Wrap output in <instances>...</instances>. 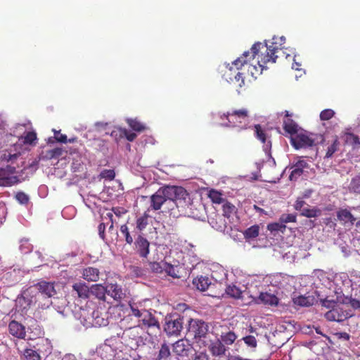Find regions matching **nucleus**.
Returning a JSON list of instances; mask_svg holds the SVG:
<instances>
[{"label":"nucleus","mask_w":360,"mask_h":360,"mask_svg":"<svg viewBox=\"0 0 360 360\" xmlns=\"http://www.w3.org/2000/svg\"><path fill=\"white\" fill-rule=\"evenodd\" d=\"M285 41L284 37H274L270 44L267 41H265L264 44L261 42L255 43L250 51H245L240 57L233 61V64L238 70L240 69L257 55L258 64L263 68L269 63H276L278 58L277 53L283 49V45Z\"/></svg>","instance_id":"nucleus-1"},{"label":"nucleus","mask_w":360,"mask_h":360,"mask_svg":"<svg viewBox=\"0 0 360 360\" xmlns=\"http://www.w3.org/2000/svg\"><path fill=\"white\" fill-rule=\"evenodd\" d=\"M27 292L32 294L30 303L42 309L49 308L52 304L51 298L56 294L54 283L41 281L30 287Z\"/></svg>","instance_id":"nucleus-2"},{"label":"nucleus","mask_w":360,"mask_h":360,"mask_svg":"<svg viewBox=\"0 0 360 360\" xmlns=\"http://www.w3.org/2000/svg\"><path fill=\"white\" fill-rule=\"evenodd\" d=\"M250 112L246 108L233 109L220 115L221 124L227 127L246 129L249 122Z\"/></svg>","instance_id":"nucleus-3"},{"label":"nucleus","mask_w":360,"mask_h":360,"mask_svg":"<svg viewBox=\"0 0 360 360\" xmlns=\"http://www.w3.org/2000/svg\"><path fill=\"white\" fill-rule=\"evenodd\" d=\"M131 314L137 318L138 326L144 327L158 326L159 323L155 317L148 310L136 303L129 304Z\"/></svg>","instance_id":"nucleus-4"},{"label":"nucleus","mask_w":360,"mask_h":360,"mask_svg":"<svg viewBox=\"0 0 360 360\" xmlns=\"http://www.w3.org/2000/svg\"><path fill=\"white\" fill-rule=\"evenodd\" d=\"M319 137L321 141L323 140L322 136L309 133L302 129L297 134L291 137L290 143L296 150L307 148L315 146Z\"/></svg>","instance_id":"nucleus-5"},{"label":"nucleus","mask_w":360,"mask_h":360,"mask_svg":"<svg viewBox=\"0 0 360 360\" xmlns=\"http://www.w3.org/2000/svg\"><path fill=\"white\" fill-rule=\"evenodd\" d=\"M35 349L26 348L23 351L18 352L20 354L22 360H41L40 353H47L50 352V344L47 339H40L34 347Z\"/></svg>","instance_id":"nucleus-6"},{"label":"nucleus","mask_w":360,"mask_h":360,"mask_svg":"<svg viewBox=\"0 0 360 360\" xmlns=\"http://www.w3.org/2000/svg\"><path fill=\"white\" fill-rule=\"evenodd\" d=\"M184 316L178 314L173 313L166 316V322L164 330L168 335L177 336L180 335L183 329Z\"/></svg>","instance_id":"nucleus-7"},{"label":"nucleus","mask_w":360,"mask_h":360,"mask_svg":"<svg viewBox=\"0 0 360 360\" xmlns=\"http://www.w3.org/2000/svg\"><path fill=\"white\" fill-rule=\"evenodd\" d=\"M16 173V168L14 166L6 165L5 167H0V186L11 187L20 182Z\"/></svg>","instance_id":"nucleus-8"},{"label":"nucleus","mask_w":360,"mask_h":360,"mask_svg":"<svg viewBox=\"0 0 360 360\" xmlns=\"http://www.w3.org/2000/svg\"><path fill=\"white\" fill-rule=\"evenodd\" d=\"M188 321V333L193 336L195 339H199V342L202 341L205 342L204 340L202 338H205L206 335L208 331L207 325L202 321L199 319H191Z\"/></svg>","instance_id":"nucleus-9"},{"label":"nucleus","mask_w":360,"mask_h":360,"mask_svg":"<svg viewBox=\"0 0 360 360\" xmlns=\"http://www.w3.org/2000/svg\"><path fill=\"white\" fill-rule=\"evenodd\" d=\"M163 188L169 200H185L188 195L186 190L181 186H168Z\"/></svg>","instance_id":"nucleus-10"},{"label":"nucleus","mask_w":360,"mask_h":360,"mask_svg":"<svg viewBox=\"0 0 360 360\" xmlns=\"http://www.w3.org/2000/svg\"><path fill=\"white\" fill-rule=\"evenodd\" d=\"M284 113L285 118L283 121V129L285 131V136H290V139H291L292 136L297 134L302 129L290 118L292 115L288 110H285Z\"/></svg>","instance_id":"nucleus-11"},{"label":"nucleus","mask_w":360,"mask_h":360,"mask_svg":"<svg viewBox=\"0 0 360 360\" xmlns=\"http://www.w3.org/2000/svg\"><path fill=\"white\" fill-rule=\"evenodd\" d=\"M150 243L142 234H139L134 241V249L141 257L146 258L150 253Z\"/></svg>","instance_id":"nucleus-12"},{"label":"nucleus","mask_w":360,"mask_h":360,"mask_svg":"<svg viewBox=\"0 0 360 360\" xmlns=\"http://www.w3.org/2000/svg\"><path fill=\"white\" fill-rule=\"evenodd\" d=\"M255 135L256 138L263 143V149L266 153L270 151L271 148V141L270 136L267 134L266 130L260 124H255Z\"/></svg>","instance_id":"nucleus-13"},{"label":"nucleus","mask_w":360,"mask_h":360,"mask_svg":"<svg viewBox=\"0 0 360 360\" xmlns=\"http://www.w3.org/2000/svg\"><path fill=\"white\" fill-rule=\"evenodd\" d=\"M193 351V347L187 340H179L173 345V352L178 356L188 357Z\"/></svg>","instance_id":"nucleus-14"},{"label":"nucleus","mask_w":360,"mask_h":360,"mask_svg":"<svg viewBox=\"0 0 360 360\" xmlns=\"http://www.w3.org/2000/svg\"><path fill=\"white\" fill-rule=\"evenodd\" d=\"M309 168V164L305 161L304 160H299L295 163H294L291 167V172L289 176V179L290 181H296L299 177H300L304 170Z\"/></svg>","instance_id":"nucleus-15"},{"label":"nucleus","mask_w":360,"mask_h":360,"mask_svg":"<svg viewBox=\"0 0 360 360\" xmlns=\"http://www.w3.org/2000/svg\"><path fill=\"white\" fill-rule=\"evenodd\" d=\"M349 314L338 305L325 314V318L329 321L342 322L349 318Z\"/></svg>","instance_id":"nucleus-16"},{"label":"nucleus","mask_w":360,"mask_h":360,"mask_svg":"<svg viewBox=\"0 0 360 360\" xmlns=\"http://www.w3.org/2000/svg\"><path fill=\"white\" fill-rule=\"evenodd\" d=\"M168 200L164 188H160L150 196V207L153 210H158Z\"/></svg>","instance_id":"nucleus-17"},{"label":"nucleus","mask_w":360,"mask_h":360,"mask_svg":"<svg viewBox=\"0 0 360 360\" xmlns=\"http://www.w3.org/2000/svg\"><path fill=\"white\" fill-rule=\"evenodd\" d=\"M8 331L12 336L18 339H25L26 337L25 327L15 320L9 323Z\"/></svg>","instance_id":"nucleus-18"},{"label":"nucleus","mask_w":360,"mask_h":360,"mask_svg":"<svg viewBox=\"0 0 360 360\" xmlns=\"http://www.w3.org/2000/svg\"><path fill=\"white\" fill-rule=\"evenodd\" d=\"M257 304H263L271 307H276L279 303V299L274 294L269 292H260L255 300Z\"/></svg>","instance_id":"nucleus-19"},{"label":"nucleus","mask_w":360,"mask_h":360,"mask_svg":"<svg viewBox=\"0 0 360 360\" xmlns=\"http://www.w3.org/2000/svg\"><path fill=\"white\" fill-rule=\"evenodd\" d=\"M72 289L76 292L78 297L84 300L89 297L90 288L84 282L79 281L74 283Z\"/></svg>","instance_id":"nucleus-20"},{"label":"nucleus","mask_w":360,"mask_h":360,"mask_svg":"<svg viewBox=\"0 0 360 360\" xmlns=\"http://www.w3.org/2000/svg\"><path fill=\"white\" fill-rule=\"evenodd\" d=\"M99 269L92 266H88L82 270V278L89 282H96L99 279Z\"/></svg>","instance_id":"nucleus-21"},{"label":"nucleus","mask_w":360,"mask_h":360,"mask_svg":"<svg viewBox=\"0 0 360 360\" xmlns=\"http://www.w3.org/2000/svg\"><path fill=\"white\" fill-rule=\"evenodd\" d=\"M212 356H220L225 354L226 348L220 340L211 342L208 346Z\"/></svg>","instance_id":"nucleus-22"},{"label":"nucleus","mask_w":360,"mask_h":360,"mask_svg":"<svg viewBox=\"0 0 360 360\" xmlns=\"http://www.w3.org/2000/svg\"><path fill=\"white\" fill-rule=\"evenodd\" d=\"M337 218L339 221L343 222L344 224L349 222L353 225L356 221V218L347 209H340L337 212Z\"/></svg>","instance_id":"nucleus-23"},{"label":"nucleus","mask_w":360,"mask_h":360,"mask_svg":"<svg viewBox=\"0 0 360 360\" xmlns=\"http://www.w3.org/2000/svg\"><path fill=\"white\" fill-rule=\"evenodd\" d=\"M107 293V287H104L101 284H94L90 288V295H94L99 300H105V295Z\"/></svg>","instance_id":"nucleus-24"},{"label":"nucleus","mask_w":360,"mask_h":360,"mask_svg":"<svg viewBox=\"0 0 360 360\" xmlns=\"http://www.w3.org/2000/svg\"><path fill=\"white\" fill-rule=\"evenodd\" d=\"M193 284L200 291H205L211 284L210 278L205 276H197L193 280Z\"/></svg>","instance_id":"nucleus-25"},{"label":"nucleus","mask_w":360,"mask_h":360,"mask_svg":"<svg viewBox=\"0 0 360 360\" xmlns=\"http://www.w3.org/2000/svg\"><path fill=\"white\" fill-rule=\"evenodd\" d=\"M107 293L115 300H120L123 297L122 288L117 284H110L107 286Z\"/></svg>","instance_id":"nucleus-26"},{"label":"nucleus","mask_w":360,"mask_h":360,"mask_svg":"<svg viewBox=\"0 0 360 360\" xmlns=\"http://www.w3.org/2000/svg\"><path fill=\"white\" fill-rule=\"evenodd\" d=\"M238 209L236 207L227 201L226 200L222 205L223 216L227 219H230L233 215L237 213Z\"/></svg>","instance_id":"nucleus-27"},{"label":"nucleus","mask_w":360,"mask_h":360,"mask_svg":"<svg viewBox=\"0 0 360 360\" xmlns=\"http://www.w3.org/2000/svg\"><path fill=\"white\" fill-rule=\"evenodd\" d=\"M127 123L134 131L137 132H142L146 129V126L136 118H129L127 120Z\"/></svg>","instance_id":"nucleus-28"},{"label":"nucleus","mask_w":360,"mask_h":360,"mask_svg":"<svg viewBox=\"0 0 360 360\" xmlns=\"http://www.w3.org/2000/svg\"><path fill=\"white\" fill-rule=\"evenodd\" d=\"M208 197L210 198L211 201L215 204H223L226 200V199L223 198L222 193L214 189H212L209 191Z\"/></svg>","instance_id":"nucleus-29"},{"label":"nucleus","mask_w":360,"mask_h":360,"mask_svg":"<svg viewBox=\"0 0 360 360\" xmlns=\"http://www.w3.org/2000/svg\"><path fill=\"white\" fill-rule=\"evenodd\" d=\"M237 335L233 331H229L227 333H223L221 335V341L223 344L231 345H232L236 340Z\"/></svg>","instance_id":"nucleus-30"},{"label":"nucleus","mask_w":360,"mask_h":360,"mask_svg":"<svg viewBox=\"0 0 360 360\" xmlns=\"http://www.w3.org/2000/svg\"><path fill=\"white\" fill-rule=\"evenodd\" d=\"M259 226L257 224L251 226L247 229L244 232V236L245 239L255 238L259 236Z\"/></svg>","instance_id":"nucleus-31"},{"label":"nucleus","mask_w":360,"mask_h":360,"mask_svg":"<svg viewBox=\"0 0 360 360\" xmlns=\"http://www.w3.org/2000/svg\"><path fill=\"white\" fill-rule=\"evenodd\" d=\"M149 215L145 212L141 217L137 218L136 224V229L139 230L140 232L143 231L147 225L148 224V219Z\"/></svg>","instance_id":"nucleus-32"},{"label":"nucleus","mask_w":360,"mask_h":360,"mask_svg":"<svg viewBox=\"0 0 360 360\" xmlns=\"http://www.w3.org/2000/svg\"><path fill=\"white\" fill-rule=\"evenodd\" d=\"M120 231L121 234L123 236L125 242L129 245H131L134 242V238L131 235L127 225V224L121 225Z\"/></svg>","instance_id":"nucleus-33"},{"label":"nucleus","mask_w":360,"mask_h":360,"mask_svg":"<svg viewBox=\"0 0 360 360\" xmlns=\"http://www.w3.org/2000/svg\"><path fill=\"white\" fill-rule=\"evenodd\" d=\"M24 144L35 145L37 139V134L34 131H28L22 137Z\"/></svg>","instance_id":"nucleus-34"},{"label":"nucleus","mask_w":360,"mask_h":360,"mask_svg":"<svg viewBox=\"0 0 360 360\" xmlns=\"http://www.w3.org/2000/svg\"><path fill=\"white\" fill-rule=\"evenodd\" d=\"M321 211L317 208H313V209L303 208L301 212L302 216H304V217H306L308 218L316 217L321 215Z\"/></svg>","instance_id":"nucleus-35"},{"label":"nucleus","mask_w":360,"mask_h":360,"mask_svg":"<svg viewBox=\"0 0 360 360\" xmlns=\"http://www.w3.org/2000/svg\"><path fill=\"white\" fill-rule=\"evenodd\" d=\"M170 355V349L167 345H162L158 356V360H166Z\"/></svg>","instance_id":"nucleus-36"},{"label":"nucleus","mask_w":360,"mask_h":360,"mask_svg":"<svg viewBox=\"0 0 360 360\" xmlns=\"http://www.w3.org/2000/svg\"><path fill=\"white\" fill-rule=\"evenodd\" d=\"M15 199L21 205H27L30 201V197L22 191H18L14 196Z\"/></svg>","instance_id":"nucleus-37"},{"label":"nucleus","mask_w":360,"mask_h":360,"mask_svg":"<svg viewBox=\"0 0 360 360\" xmlns=\"http://www.w3.org/2000/svg\"><path fill=\"white\" fill-rule=\"evenodd\" d=\"M245 344L251 349H255L257 347V340L253 335H246L242 338Z\"/></svg>","instance_id":"nucleus-38"},{"label":"nucleus","mask_w":360,"mask_h":360,"mask_svg":"<svg viewBox=\"0 0 360 360\" xmlns=\"http://www.w3.org/2000/svg\"><path fill=\"white\" fill-rule=\"evenodd\" d=\"M293 303L300 307H309L311 304L309 298L304 296H299L293 298Z\"/></svg>","instance_id":"nucleus-39"},{"label":"nucleus","mask_w":360,"mask_h":360,"mask_svg":"<svg viewBox=\"0 0 360 360\" xmlns=\"http://www.w3.org/2000/svg\"><path fill=\"white\" fill-rule=\"evenodd\" d=\"M164 265V271L167 274V275L172 276V278H179L178 271L176 270V268L167 262L163 263Z\"/></svg>","instance_id":"nucleus-40"},{"label":"nucleus","mask_w":360,"mask_h":360,"mask_svg":"<svg viewBox=\"0 0 360 360\" xmlns=\"http://www.w3.org/2000/svg\"><path fill=\"white\" fill-rule=\"evenodd\" d=\"M226 292L229 295L235 298H239L242 293L239 288L236 287V285L228 286L226 290Z\"/></svg>","instance_id":"nucleus-41"},{"label":"nucleus","mask_w":360,"mask_h":360,"mask_svg":"<svg viewBox=\"0 0 360 360\" xmlns=\"http://www.w3.org/2000/svg\"><path fill=\"white\" fill-rule=\"evenodd\" d=\"M120 137H125L127 141H133L136 138L137 135L134 133L128 131L127 129H120Z\"/></svg>","instance_id":"nucleus-42"},{"label":"nucleus","mask_w":360,"mask_h":360,"mask_svg":"<svg viewBox=\"0 0 360 360\" xmlns=\"http://www.w3.org/2000/svg\"><path fill=\"white\" fill-rule=\"evenodd\" d=\"M297 216L295 214H283L280 218L279 221L282 224H287L289 222H296Z\"/></svg>","instance_id":"nucleus-43"},{"label":"nucleus","mask_w":360,"mask_h":360,"mask_svg":"<svg viewBox=\"0 0 360 360\" xmlns=\"http://www.w3.org/2000/svg\"><path fill=\"white\" fill-rule=\"evenodd\" d=\"M350 189L354 193H360V175L352 179Z\"/></svg>","instance_id":"nucleus-44"},{"label":"nucleus","mask_w":360,"mask_h":360,"mask_svg":"<svg viewBox=\"0 0 360 360\" xmlns=\"http://www.w3.org/2000/svg\"><path fill=\"white\" fill-rule=\"evenodd\" d=\"M339 146V141L336 138L333 143L328 148L327 152L326 154V158H330L338 150Z\"/></svg>","instance_id":"nucleus-45"},{"label":"nucleus","mask_w":360,"mask_h":360,"mask_svg":"<svg viewBox=\"0 0 360 360\" xmlns=\"http://www.w3.org/2000/svg\"><path fill=\"white\" fill-rule=\"evenodd\" d=\"M129 271L131 276L134 277H142L145 275L144 270L140 266L131 265L129 266Z\"/></svg>","instance_id":"nucleus-46"},{"label":"nucleus","mask_w":360,"mask_h":360,"mask_svg":"<svg viewBox=\"0 0 360 360\" xmlns=\"http://www.w3.org/2000/svg\"><path fill=\"white\" fill-rule=\"evenodd\" d=\"M149 266H150L151 271L154 273L160 274L164 271L163 263L161 264L160 262H150Z\"/></svg>","instance_id":"nucleus-47"},{"label":"nucleus","mask_w":360,"mask_h":360,"mask_svg":"<svg viewBox=\"0 0 360 360\" xmlns=\"http://www.w3.org/2000/svg\"><path fill=\"white\" fill-rule=\"evenodd\" d=\"M100 176L102 179L111 181L115 178V172L113 169H104L101 172Z\"/></svg>","instance_id":"nucleus-48"},{"label":"nucleus","mask_w":360,"mask_h":360,"mask_svg":"<svg viewBox=\"0 0 360 360\" xmlns=\"http://www.w3.org/2000/svg\"><path fill=\"white\" fill-rule=\"evenodd\" d=\"M63 154V150L60 148H56L48 150L46 155L49 159L58 158Z\"/></svg>","instance_id":"nucleus-49"},{"label":"nucleus","mask_w":360,"mask_h":360,"mask_svg":"<svg viewBox=\"0 0 360 360\" xmlns=\"http://www.w3.org/2000/svg\"><path fill=\"white\" fill-rule=\"evenodd\" d=\"M286 228L285 225L283 224L282 223H271L268 224L267 229L270 231H283Z\"/></svg>","instance_id":"nucleus-50"},{"label":"nucleus","mask_w":360,"mask_h":360,"mask_svg":"<svg viewBox=\"0 0 360 360\" xmlns=\"http://www.w3.org/2000/svg\"><path fill=\"white\" fill-rule=\"evenodd\" d=\"M335 115V112L331 109H326L320 113V119L321 120H328Z\"/></svg>","instance_id":"nucleus-51"},{"label":"nucleus","mask_w":360,"mask_h":360,"mask_svg":"<svg viewBox=\"0 0 360 360\" xmlns=\"http://www.w3.org/2000/svg\"><path fill=\"white\" fill-rule=\"evenodd\" d=\"M347 142L351 143L352 145L356 146L360 144L359 139L358 136L352 134L348 133L347 134Z\"/></svg>","instance_id":"nucleus-52"},{"label":"nucleus","mask_w":360,"mask_h":360,"mask_svg":"<svg viewBox=\"0 0 360 360\" xmlns=\"http://www.w3.org/2000/svg\"><path fill=\"white\" fill-rule=\"evenodd\" d=\"M53 131L54 132V138L58 142L64 143L68 142L66 135L61 134L60 131H57L56 129H53Z\"/></svg>","instance_id":"nucleus-53"},{"label":"nucleus","mask_w":360,"mask_h":360,"mask_svg":"<svg viewBox=\"0 0 360 360\" xmlns=\"http://www.w3.org/2000/svg\"><path fill=\"white\" fill-rule=\"evenodd\" d=\"M322 306L327 308V309H331L335 308L336 306H338L337 302L334 300H321Z\"/></svg>","instance_id":"nucleus-54"},{"label":"nucleus","mask_w":360,"mask_h":360,"mask_svg":"<svg viewBox=\"0 0 360 360\" xmlns=\"http://www.w3.org/2000/svg\"><path fill=\"white\" fill-rule=\"evenodd\" d=\"M106 224H108V222H107V223L102 222L98 226V231L99 236L103 240H104L105 237V228H106Z\"/></svg>","instance_id":"nucleus-55"},{"label":"nucleus","mask_w":360,"mask_h":360,"mask_svg":"<svg viewBox=\"0 0 360 360\" xmlns=\"http://www.w3.org/2000/svg\"><path fill=\"white\" fill-rule=\"evenodd\" d=\"M235 80L238 82V86L242 87L245 84L243 74L238 72L235 76Z\"/></svg>","instance_id":"nucleus-56"},{"label":"nucleus","mask_w":360,"mask_h":360,"mask_svg":"<svg viewBox=\"0 0 360 360\" xmlns=\"http://www.w3.org/2000/svg\"><path fill=\"white\" fill-rule=\"evenodd\" d=\"M208 354L205 352L196 353L193 360H209Z\"/></svg>","instance_id":"nucleus-57"},{"label":"nucleus","mask_w":360,"mask_h":360,"mask_svg":"<svg viewBox=\"0 0 360 360\" xmlns=\"http://www.w3.org/2000/svg\"><path fill=\"white\" fill-rule=\"evenodd\" d=\"M305 204V202L303 200V198H298L297 199V200L295 201V209L296 210H300L302 212V207Z\"/></svg>","instance_id":"nucleus-58"},{"label":"nucleus","mask_w":360,"mask_h":360,"mask_svg":"<svg viewBox=\"0 0 360 360\" xmlns=\"http://www.w3.org/2000/svg\"><path fill=\"white\" fill-rule=\"evenodd\" d=\"M82 168V163L81 161H73L72 163V170L74 172H79Z\"/></svg>","instance_id":"nucleus-59"},{"label":"nucleus","mask_w":360,"mask_h":360,"mask_svg":"<svg viewBox=\"0 0 360 360\" xmlns=\"http://www.w3.org/2000/svg\"><path fill=\"white\" fill-rule=\"evenodd\" d=\"M112 210L114 212V214L117 217H121L122 215L127 212V210L120 207H113Z\"/></svg>","instance_id":"nucleus-60"},{"label":"nucleus","mask_w":360,"mask_h":360,"mask_svg":"<svg viewBox=\"0 0 360 360\" xmlns=\"http://www.w3.org/2000/svg\"><path fill=\"white\" fill-rule=\"evenodd\" d=\"M103 219H106V220L108 219V222H110V226H109V229H110V230L112 229H113V226H113V219H113V214H112V212H108V213L106 214V216H105L104 218H103Z\"/></svg>","instance_id":"nucleus-61"},{"label":"nucleus","mask_w":360,"mask_h":360,"mask_svg":"<svg viewBox=\"0 0 360 360\" xmlns=\"http://www.w3.org/2000/svg\"><path fill=\"white\" fill-rule=\"evenodd\" d=\"M349 303L354 309H360V300H359L351 299Z\"/></svg>","instance_id":"nucleus-62"},{"label":"nucleus","mask_w":360,"mask_h":360,"mask_svg":"<svg viewBox=\"0 0 360 360\" xmlns=\"http://www.w3.org/2000/svg\"><path fill=\"white\" fill-rule=\"evenodd\" d=\"M18 156V155L17 154H10V153H8V155L4 154L3 160H5L7 162H9L13 160L17 159Z\"/></svg>","instance_id":"nucleus-63"},{"label":"nucleus","mask_w":360,"mask_h":360,"mask_svg":"<svg viewBox=\"0 0 360 360\" xmlns=\"http://www.w3.org/2000/svg\"><path fill=\"white\" fill-rule=\"evenodd\" d=\"M228 360H252L250 359H244L240 357V356H231L229 357Z\"/></svg>","instance_id":"nucleus-64"}]
</instances>
